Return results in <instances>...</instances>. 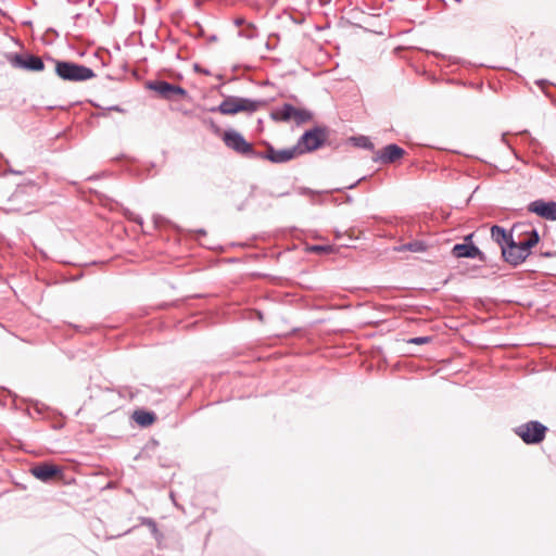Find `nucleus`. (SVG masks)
I'll return each instance as SVG.
<instances>
[{
	"mask_svg": "<svg viewBox=\"0 0 556 556\" xmlns=\"http://www.w3.org/2000/svg\"><path fill=\"white\" fill-rule=\"evenodd\" d=\"M531 247L532 245H500V249L504 260L516 266L530 255Z\"/></svg>",
	"mask_w": 556,
	"mask_h": 556,
	"instance_id": "1a4fd4ad",
	"label": "nucleus"
},
{
	"mask_svg": "<svg viewBox=\"0 0 556 556\" xmlns=\"http://www.w3.org/2000/svg\"><path fill=\"white\" fill-rule=\"evenodd\" d=\"M328 138V129L326 127L316 126L306 130L298 140L295 150L299 155L312 152L323 147Z\"/></svg>",
	"mask_w": 556,
	"mask_h": 556,
	"instance_id": "7ed1b4c3",
	"label": "nucleus"
},
{
	"mask_svg": "<svg viewBox=\"0 0 556 556\" xmlns=\"http://www.w3.org/2000/svg\"><path fill=\"white\" fill-rule=\"evenodd\" d=\"M294 106L289 103H285L277 112L274 114L275 117L279 116L281 121L289 122L293 118Z\"/></svg>",
	"mask_w": 556,
	"mask_h": 556,
	"instance_id": "6ab92c4d",
	"label": "nucleus"
},
{
	"mask_svg": "<svg viewBox=\"0 0 556 556\" xmlns=\"http://www.w3.org/2000/svg\"><path fill=\"white\" fill-rule=\"evenodd\" d=\"M453 256L459 257H475L480 255L477 245H454L452 250Z\"/></svg>",
	"mask_w": 556,
	"mask_h": 556,
	"instance_id": "ddd939ff",
	"label": "nucleus"
},
{
	"mask_svg": "<svg viewBox=\"0 0 556 556\" xmlns=\"http://www.w3.org/2000/svg\"><path fill=\"white\" fill-rule=\"evenodd\" d=\"M52 256L58 258L60 262H63V263H71L70 260H66L65 257H63L60 253H52Z\"/></svg>",
	"mask_w": 556,
	"mask_h": 556,
	"instance_id": "bb28decb",
	"label": "nucleus"
},
{
	"mask_svg": "<svg viewBox=\"0 0 556 556\" xmlns=\"http://www.w3.org/2000/svg\"><path fill=\"white\" fill-rule=\"evenodd\" d=\"M312 118H313V113L311 111L305 110V109H298L294 106L292 119L295 121V123L298 125L309 122Z\"/></svg>",
	"mask_w": 556,
	"mask_h": 556,
	"instance_id": "a211bd4d",
	"label": "nucleus"
},
{
	"mask_svg": "<svg viewBox=\"0 0 556 556\" xmlns=\"http://www.w3.org/2000/svg\"><path fill=\"white\" fill-rule=\"evenodd\" d=\"M536 85L543 90V92L545 93L546 97L551 98V94L545 89L546 86L548 85L547 80L540 79V80L536 81Z\"/></svg>",
	"mask_w": 556,
	"mask_h": 556,
	"instance_id": "a878e982",
	"label": "nucleus"
},
{
	"mask_svg": "<svg viewBox=\"0 0 556 556\" xmlns=\"http://www.w3.org/2000/svg\"><path fill=\"white\" fill-rule=\"evenodd\" d=\"M514 431L525 443L536 444L544 440L547 428L539 421H528Z\"/></svg>",
	"mask_w": 556,
	"mask_h": 556,
	"instance_id": "20e7f679",
	"label": "nucleus"
},
{
	"mask_svg": "<svg viewBox=\"0 0 556 556\" xmlns=\"http://www.w3.org/2000/svg\"><path fill=\"white\" fill-rule=\"evenodd\" d=\"M508 243H539L540 236L533 225L516 223L509 230Z\"/></svg>",
	"mask_w": 556,
	"mask_h": 556,
	"instance_id": "423d86ee",
	"label": "nucleus"
},
{
	"mask_svg": "<svg viewBox=\"0 0 556 556\" xmlns=\"http://www.w3.org/2000/svg\"><path fill=\"white\" fill-rule=\"evenodd\" d=\"M345 235L349 240H358L359 239V237L355 235L354 230L348 231Z\"/></svg>",
	"mask_w": 556,
	"mask_h": 556,
	"instance_id": "cd10ccee",
	"label": "nucleus"
},
{
	"mask_svg": "<svg viewBox=\"0 0 556 556\" xmlns=\"http://www.w3.org/2000/svg\"><path fill=\"white\" fill-rule=\"evenodd\" d=\"M125 215H126V217H127L128 219L134 220V222H136V223H138V224H142V219H141V217H139L138 215H136L134 212H130L129 210H127V211L125 212Z\"/></svg>",
	"mask_w": 556,
	"mask_h": 556,
	"instance_id": "393cba45",
	"label": "nucleus"
},
{
	"mask_svg": "<svg viewBox=\"0 0 556 556\" xmlns=\"http://www.w3.org/2000/svg\"><path fill=\"white\" fill-rule=\"evenodd\" d=\"M134 419L142 427H148L153 424L154 415L152 413L137 410L134 413Z\"/></svg>",
	"mask_w": 556,
	"mask_h": 556,
	"instance_id": "f3484780",
	"label": "nucleus"
},
{
	"mask_svg": "<svg viewBox=\"0 0 556 556\" xmlns=\"http://www.w3.org/2000/svg\"><path fill=\"white\" fill-rule=\"evenodd\" d=\"M489 236L494 243L509 242V231L497 225L489 227Z\"/></svg>",
	"mask_w": 556,
	"mask_h": 556,
	"instance_id": "2eb2a0df",
	"label": "nucleus"
},
{
	"mask_svg": "<svg viewBox=\"0 0 556 556\" xmlns=\"http://www.w3.org/2000/svg\"><path fill=\"white\" fill-rule=\"evenodd\" d=\"M296 156H299V154H298L294 146L291 148H287V149L276 150V154L274 156L273 163H275V164L287 163V162L295 159Z\"/></svg>",
	"mask_w": 556,
	"mask_h": 556,
	"instance_id": "4468645a",
	"label": "nucleus"
},
{
	"mask_svg": "<svg viewBox=\"0 0 556 556\" xmlns=\"http://www.w3.org/2000/svg\"><path fill=\"white\" fill-rule=\"evenodd\" d=\"M405 154L404 149L399 147L395 143H391L386 146L379 154L375 157V161H378L382 164L394 163L400 160Z\"/></svg>",
	"mask_w": 556,
	"mask_h": 556,
	"instance_id": "9b49d317",
	"label": "nucleus"
},
{
	"mask_svg": "<svg viewBox=\"0 0 556 556\" xmlns=\"http://www.w3.org/2000/svg\"><path fill=\"white\" fill-rule=\"evenodd\" d=\"M55 73L61 79L68 81H86L96 77L92 68L70 61H56Z\"/></svg>",
	"mask_w": 556,
	"mask_h": 556,
	"instance_id": "f03ea898",
	"label": "nucleus"
},
{
	"mask_svg": "<svg viewBox=\"0 0 556 556\" xmlns=\"http://www.w3.org/2000/svg\"><path fill=\"white\" fill-rule=\"evenodd\" d=\"M148 88L159 93L166 100H174L177 97L185 98L188 92L186 89L178 85L167 83L165 80H155L148 84Z\"/></svg>",
	"mask_w": 556,
	"mask_h": 556,
	"instance_id": "6e6552de",
	"label": "nucleus"
},
{
	"mask_svg": "<svg viewBox=\"0 0 556 556\" xmlns=\"http://www.w3.org/2000/svg\"><path fill=\"white\" fill-rule=\"evenodd\" d=\"M430 340H431L430 337H416V338L410 339L408 342L414 343V344H425V343L430 342Z\"/></svg>",
	"mask_w": 556,
	"mask_h": 556,
	"instance_id": "b1692460",
	"label": "nucleus"
},
{
	"mask_svg": "<svg viewBox=\"0 0 556 556\" xmlns=\"http://www.w3.org/2000/svg\"><path fill=\"white\" fill-rule=\"evenodd\" d=\"M351 140L354 142V144L356 147L368 149V150L374 149L372 142L366 136L353 137Z\"/></svg>",
	"mask_w": 556,
	"mask_h": 556,
	"instance_id": "4be33fe9",
	"label": "nucleus"
},
{
	"mask_svg": "<svg viewBox=\"0 0 556 556\" xmlns=\"http://www.w3.org/2000/svg\"><path fill=\"white\" fill-rule=\"evenodd\" d=\"M306 253H315L319 255L333 253V245H306Z\"/></svg>",
	"mask_w": 556,
	"mask_h": 556,
	"instance_id": "412c9836",
	"label": "nucleus"
},
{
	"mask_svg": "<svg viewBox=\"0 0 556 556\" xmlns=\"http://www.w3.org/2000/svg\"><path fill=\"white\" fill-rule=\"evenodd\" d=\"M489 237V226L483 225L476 231L470 232L464 237V243H473V239L477 241H483Z\"/></svg>",
	"mask_w": 556,
	"mask_h": 556,
	"instance_id": "dca6fc26",
	"label": "nucleus"
},
{
	"mask_svg": "<svg viewBox=\"0 0 556 556\" xmlns=\"http://www.w3.org/2000/svg\"><path fill=\"white\" fill-rule=\"evenodd\" d=\"M242 23H243V20H241V18H238V20L236 21V24H237V25H241Z\"/></svg>",
	"mask_w": 556,
	"mask_h": 556,
	"instance_id": "473e14b6",
	"label": "nucleus"
},
{
	"mask_svg": "<svg viewBox=\"0 0 556 556\" xmlns=\"http://www.w3.org/2000/svg\"><path fill=\"white\" fill-rule=\"evenodd\" d=\"M9 61L15 68H23L29 72H41L45 70V63L41 58L29 53H15L9 58Z\"/></svg>",
	"mask_w": 556,
	"mask_h": 556,
	"instance_id": "0eeeda50",
	"label": "nucleus"
},
{
	"mask_svg": "<svg viewBox=\"0 0 556 556\" xmlns=\"http://www.w3.org/2000/svg\"><path fill=\"white\" fill-rule=\"evenodd\" d=\"M265 104L263 100H252L248 98L229 96L216 108H212L211 112H219L224 115H233L239 112L253 113Z\"/></svg>",
	"mask_w": 556,
	"mask_h": 556,
	"instance_id": "f257e3e1",
	"label": "nucleus"
},
{
	"mask_svg": "<svg viewBox=\"0 0 556 556\" xmlns=\"http://www.w3.org/2000/svg\"><path fill=\"white\" fill-rule=\"evenodd\" d=\"M528 211L534 213L538 216L548 219L556 220V202L535 200L528 205Z\"/></svg>",
	"mask_w": 556,
	"mask_h": 556,
	"instance_id": "9d476101",
	"label": "nucleus"
},
{
	"mask_svg": "<svg viewBox=\"0 0 556 556\" xmlns=\"http://www.w3.org/2000/svg\"><path fill=\"white\" fill-rule=\"evenodd\" d=\"M31 473L43 482H47L60 473V468L50 464H39L31 468Z\"/></svg>",
	"mask_w": 556,
	"mask_h": 556,
	"instance_id": "f8f14e48",
	"label": "nucleus"
},
{
	"mask_svg": "<svg viewBox=\"0 0 556 556\" xmlns=\"http://www.w3.org/2000/svg\"><path fill=\"white\" fill-rule=\"evenodd\" d=\"M395 251H397V252L409 251L413 253H421L425 251V245H396Z\"/></svg>",
	"mask_w": 556,
	"mask_h": 556,
	"instance_id": "5701e85b",
	"label": "nucleus"
},
{
	"mask_svg": "<svg viewBox=\"0 0 556 556\" xmlns=\"http://www.w3.org/2000/svg\"><path fill=\"white\" fill-rule=\"evenodd\" d=\"M336 239H343V237L341 235H337Z\"/></svg>",
	"mask_w": 556,
	"mask_h": 556,
	"instance_id": "c9c22d12",
	"label": "nucleus"
},
{
	"mask_svg": "<svg viewBox=\"0 0 556 556\" xmlns=\"http://www.w3.org/2000/svg\"><path fill=\"white\" fill-rule=\"evenodd\" d=\"M10 172L15 174V175H22L23 174V172H21V170H13V169H11Z\"/></svg>",
	"mask_w": 556,
	"mask_h": 556,
	"instance_id": "7c9ffc66",
	"label": "nucleus"
},
{
	"mask_svg": "<svg viewBox=\"0 0 556 556\" xmlns=\"http://www.w3.org/2000/svg\"><path fill=\"white\" fill-rule=\"evenodd\" d=\"M41 254H42L45 257H48V256H49V254H48L47 252H45V251H41Z\"/></svg>",
	"mask_w": 556,
	"mask_h": 556,
	"instance_id": "f704fd0d",
	"label": "nucleus"
},
{
	"mask_svg": "<svg viewBox=\"0 0 556 556\" xmlns=\"http://www.w3.org/2000/svg\"><path fill=\"white\" fill-rule=\"evenodd\" d=\"M412 243L419 244V243H425V242H424V241H421V240H415V241H413Z\"/></svg>",
	"mask_w": 556,
	"mask_h": 556,
	"instance_id": "72a5a7b5",
	"label": "nucleus"
},
{
	"mask_svg": "<svg viewBox=\"0 0 556 556\" xmlns=\"http://www.w3.org/2000/svg\"><path fill=\"white\" fill-rule=\"evenodd\" d=\"M223 141L227 148L236 153L252 159L254 148L239 131L235 129L225 130Z\"/></svg>",
	"mask_w": 556,
	"mask_h": 556,
	"instance_id": "39448f33",
	"label": "nucleus"
},
{
	"mask_svg": "<svg viewBox=\"0 0 556 556\" xmlns=\"http://www.w3.org/2000/svg\"><path fill=\"white\" fill-rule=\"evenodd\" d=\"M110 110H114L122 113L124 112V109L119 108L118 105L111 106Z\"/></svg>",
	"mask_w": 556,
	"mask_h": 556,
	"instance_id": "c85d7f7f",
	"label": "nucleus"
},
{
	"mask_svg": "<svg viewBox=\"0 0 556 556\" xmlns=\"http://www.w3.org/2000/svg\"><path fill=\"white\" fill-rule=\"evenodd\" d=\"M275 154H276V149L271 144L266 143V151L258 152V151L254 150L253 154H252V159L267 160L273 163Z\"/></svg>",
	"mask_w": 556,
	"mask_h": 556,
	"instance_id": "aec40b11",
	"label": "nucleus"
},
{
	"mask_svg": "<svg viewBox=\"0 0 556 556\" xmlns=\"http://www.w3.org/2000/svg\"><path fill=\"white\" fill-rule=\"evenodd\" d=\"M198 233H200V235H202V236H205V233H206V232H205V230H204V229H200V230H198Z\"/></svg>",
	"mask_w": 556,
	"mask_h": 556,
	"instance_id": "2f4dec72",
	"label": "nucleus"
},
{
	"mask_svg": "<svg viewBox=\"0 0 556 556\" xmlns=\"http://www.w3.org/2000/svg\"><path fill=\"white\" fill-rule=\"evenodd\" d=\"M194 70L198 71V72H202L200 65H198V64L194 65ZM203 73L206 74V75L210 74L208 71H203Z\"/></svg>",
	"mask_w": 556,
	"mask_h": 556,
	"instance_id": "c756f323",
	"label": "nucleus"
}]
</instances>
